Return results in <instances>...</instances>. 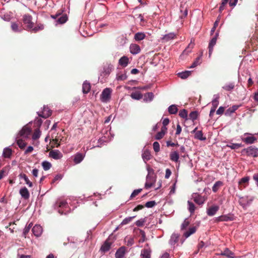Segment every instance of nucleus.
Returning a JSON list of instances; mask_svg holds the SVG:
<instances>
[{"instance_id":"35","label":"nucleus","mask_w":258,"mask_h":258,"mask_svg":"<svg viewBox=\"0 0 258 258\" xmlns=\"http://www.w3.org/2000/svg\"><path fill=\"white\" fill-rule=\"evenodd\" d=\"M154 95L152 92H148L144 95V100L146 102L151 101L154 98Z\"/></svg>"},{"instance_id":"29","label":"nucleus","mask_w":258,"mask_h":258,"mask_svg":"<svg viewBox=\"0 0 258 258\" xmlns=\"http://www.w3.org/2000/svg\"><path fill=\"white\" fill-rule=\"evenodd\" d=\"M175 34L173 33H170L166 34L162 38L163 42H168L170 40L174 39L175 37Z\"/></svg>"},{"instance_id":"33","label":"nucleus","mask_w":258,"mask_h":258,"mask_svg":"<svg viewBox=\"0 0 258 258\" xmlns=\"http://www.w3.org/2000/svg\"><path fill=\"white\" fill-rule=\"evenodd\" d=\"M256 138L253 136H249L242 139V141L246 144H252L256 141Z\"/></svg>"},{"instance_id":"11","label":"nucleus","mask_w":258,"mask_h":258,"mask_svg":"<svg viewBox=\"0 0 258 258\" xmlns=\"http://www.w3.org/2000/svg\"><path fill=\"white\" fill-rule=\"evenodd\" d=\"M216 254L217 255L224 256L228 258H233L234 257V253L228 248H225L224 250H221L220 252L217 253Z\"/></svg>"},{"instance_id":"62","label":"nucleus","mask_w":258,"mask_h":258,"mask_svg":"<svg viewBox=\"0 0 258 258\" xmlns=\"http://www.w3.org/2000/svg\"><path fill=\"white\" fill-rule=\"evenodd\" d=\"M12 29L15 32H19L18 25L16 23H12L11 25Z\"/></svg>"},{"instance_id":"6","label":"nucleus","mask_w":258,"mask_h":258,"mask_svg":"<svg viewBox=\"0 0 258 258\" xmlns=\"http://www.w3.org/2000/svg\"><path fill=\"white\" fill-rule=\"evenodd\" d=\"M252 201V199L248 198L247 197H243L239 198L238 202L244 209H246L250 205Z\"/></svg>"},{"instance_id":"56","label":"nucleus","mask_w":258,"mask_h":258,"mask_svg":"<svg viewBox=\"0 0 258 258\" xmlns=\"http://www.w3.org/2000/svg\"><path fill=\"white\" fill-rule=\"evenodd\" d=\"M156 205V203L155 201H151L147 202L145 205V207L147 208H153Z\"/></svg>"},{"instance_id":"50","label":"nucleus","mask_w":258,"mask_h":258,"mask_svg":"<svg viewBox=\"0 0 258 258\" xmlns=\"http://www.w3.org/2000/svg\"><path fill=\"white\" fill-rule=\"evenodd\" d=\"M219 96L217 95L216 96V97L212 100V108L216 109V108L217 107V106L219 104Z\"/></svg>"},{"instance_id":"63","label":"nucleus","mask_w":258,"mask_h":258,"mask_svg":"<svg viewBox=\"0 0 258 258\" xmlns=\"http://www.w3.org/2000/svg\"><path fill=\"white\" fill-rule=\"evenodd\" d=\"M117 41L119 42L121 45H122L126 43V39L123 36H121L117 38Z\"/></svg>"},{"instance_id":"13","label":"nucleus","mask_w":258,"mask_h":258,"mask_svg":"<svg viewBox=\"0 0 258 258\" xmlns=\"http://www.w3.org/2000/svg\"><path fill=\"white\" fill-rule=\"evenodd\" d=\"M49 156L55 160H58L62 157V154L58 150H52L49 152Z\"/></svg>"},{"instance_id":"17","label":"nucleus","mask_w":258,"mask_h":258,"mask_svg":"<svg viewBox=\"0 0 258 258\" xmlns=\"http://www.w3.org/2000/svg\"><path fill=\"white\" fill-rule=\"evenodd\" d=\"M249 180V177H244L241 179L239 181V188L242 190L248 185V181Z\"/></svg>"},{"instance_id":"47","label":"nucleus","mask_w":258,"mask_h":258,"mask_svg":"<svg viewBox=\"0 0 258 258\" xmlns=\"http://www.w3.org/2000/svg\"><path fill=\"white\" fill-rule=\"evenodd\" d=\"M42 166L44 170H49L51 167V164L48 161H43L42 163Z\"/></svg>"},{"instance_id":"45","label":"nucleus","mask_w":258,"mask_h":258,"mask_svg":"<svg viewBox=\"0 0 258 258\" xmlns=\"http://www.w3.org/2000/svg\"><path fill=\"white\" fill-rule=\"evenodd\" d=\"M227 146L230 148L231 149H237L242 147V145L241 144L230 143L227 145Z\"/></svg>"},{"instance_id":"1","label":"nucleus","mask_w":258,"mask_h":258,"mask_svg":"<svg viewBox=\"0 0 258 258\" xmlns=\"http://www.w3.org/2000/svg\"><path fill=\"white\" fill-rule=\"evenodd\" d=\"M62 11L60 10L57 11L56 14L51 15V17L53 19H56V22L59 24L66 23L68 20V17L66 14H62Z\"/></svg>"},{"instance_id":"24","label":"nucleus","mask_w":258,"mask_h":258,"mask_svg":"<svg viewBox=\"0 0 258 258\" xmlns=\"http://www.w3.org/2000/svg\"><path fill=\"white\" fill-rule=\"evenodd\" d=\"M111 245V243L107 239L101 246L100 250L104 252L108 251L110 248Z\"/></svg>"},{"instance_id":"32","label":"nucleus","mask_w":258,"mask_h":258,"mask_svg":"<svg viewBox=\"0 0 258 258\" xmlns=\"http://www.w3.org/2000/svg\"><path fill=\"white\" fill-rule=\"evenodd\" d=\"M127 79V76L125 72H119L116 74V79L117 81H124Z\"/></svg>"},{"instance_id":"55","label":"nucleus","mask_w":258,"mask_h":258,"mask_svg":"<svg viewBox=\"0 0 258 258\" xmlns=\"http://www.w3.org/2000/svg\"><path fill=\"white\" fill-rule=\"evenodd\" d=\"M234 88V85L233 83H230L229 84H226L223 87V88L226 91H230Z\"/></svg>"},{"instance_id":"8","label":"nucleus","mask_w":258,"mask_h":258,"mask_svg":"<svg viewBox=\"0 0 258 258\" xmlns=\"http://www.w3.org/2000/svg\"><path fill=\"white\" fill-rule=\"evenodd\" d=\"M156 181L155 177L154 176L148 175L146 177V182L145 187L146 189H149L152 187Z\"/></svg>"},{"instance_id":"3","label":"nucleus","mask_w":258,"mask_h":258,"mask_svg":"<svg viewBox=\"0 0 258 258\" xmlns=\"http://www.w3.org/2000/svg\"><path fill=\"white\" fill-rule=\"evenodd\" d=\"M112 90L110 88H106L104 89L100 96V99L103 102H108L111 98V94Z\"/></svg>"},{"instance_id":"46","label":"nucleus","mask_w":258,"mask_h":258,"mask_svg":"<svg viewBox=\"0 0 258 258\" xmlns=\"http://www.w3.org/2000/svg\"><path fill=\"white\" fill-rule=\"evenodd\" d=\"M17 143L21 149H24L27 145L26 143L22 139H18L17 141Z\"/></svg>"},{"instance_id":"54","label":"nucleus","mask_w":258,"mask_h":258,"mask_svg":"<svg viewBox=\"0 0 258 258\" xmlns=\"http://www.w3.org/2000/svg\"><path fill=\"white\" fill-rule=\"evenodd\" d=\"M44 28V26L42 24L38 25L37 26L35 27L34 28L33 27L32 29V31L33 32L36 33L38 32L39 30H42Z\"/></svg>"},{"instance_id":"7","label":"nucleus","mask_w":258,"mask_h":258,"mask_svg":"<svg viewBox=\"0 0 258 258\" xmlns=\"http://www.w3.org/2000/svg\"><path fill=\"white\" fill-rule=\"evenodd\" d=\"M113 70V66L110 63H107L103 67V70L101 72V76L107 77Z\"/></svg>"},{"instance_id":"19","label":"nucleus","mask_w":258,"mask_h":258,"mask_svg":"<svg viewBox=\"0 0 258 258\" xmlns=\"http://www.w3.org/2000/svg\"><path fill=\"white\" fill-rule=\"evenodd\" d=\"M130 50L133 54H138L141 51L140 46L137 44H132L130 45Z\"/></svg>"},{"instance_id":"20","label":"nucleus","mask_w":258,"mask_h":258,"mask_svg":"<svg viewBox=\"0 0 258 258\" xmlns=\"http://www.w3.org/2000/svg\"><path fill=\"white\" fill-rule=\"evenodd\" d=\"M19 193L21 197L25 200H27L30 197L29 192L26 187H24L20 189Z\"/></svg>"},{"instance_id":"58","label":"nucleus","mask_w":258,"mask_h":258,"mask_svg":"<svg viewBox=\"0 0 258 258\" xmlns=\"http://www.w3.org/2000/svg\"><path fill=\"white\" fill-rule=\"evenodd\" d=\"M180 117L183 118H186L187 116V111L185 109L181 110L179 113Z\"/></svg>"},{"instance_id":"48","label":"nucleus","mask_w":258,"mask_h":258,"mask_svg":"<svg viewBox=\"0 0 258 258\" xmlns=\"http://www.w3.org/2000/svg\"><path fill=\"white\" fill-rule=\"evenodd\" d=\"M201 56H198L196 60L192 63L191 66L190 67V68H194L197 67L198 64H200L201 63Z\"/></svg>"},{"instance_id":"25","label":"nucleus","mask_w":258,"mask_h":258,"mask_svg":"<svg viewBox=\"0 0 258 258\" xmlns=\"http://www.w3.org/2000/svg\"><path fill=\"white\" fill-rule=\"evenodd\" d=\"M197 230L196 226H192L190 227L189 229L183 233V236L185 238H188L191 235L194 234Z\"/></svg>"},{"instance_id":"41","label":"nucleus","mask_w":258,"mask_h":258,"mask_svg":"<svg viewBox=\"0 0 258 258\" xmlns=\"http://www.w3.org/2000/svg\"><path fill=\"white\" fill-rule=\"evenodd\" d=\"M187 204L188 206V211H189L191 215L193 214L196 208L195 205L192 202L189 201L187 202Z\"/></svg>"},{"instance_id":"5","label":"nucleus","mask_w":258,"mask_h":258,"mask_svg":"<svg viewBox=\"0 0 258 258\" xmlns=\"http://www.w3.org/2000/svg\"><path fill=\"white\" fill-rule=\"evenodd\" d=\"M243 151H245L247 155L253 157H258V149L254 146H250Z\"/></svg>"},{"instance_id":"64","label":"nucleus","mask_w":258,"mask_h":258,"mask_svg":"<svg viewBox=\"0 0 258 258\" xmlns=\"http://www.w3.org/2000/svg\"><path fill=\"white\" fill-rule=\"evenodd\" d=\"M164 136V133L163 132H158L155 136V139L156 140H160L162 139Z\"/></svg>"},{"instance_id":"27","label":"nucleus","mask_w":258,"mask_h":258,"mask_svg":"<svg viewBox=\"0 0 258 258\" xmlns=\"http://www.w3.org/2000/svg\"><path fill=\"white\" fill-rule=\"evenodd\" d=\"M170 159L175 162H177L179 160V155L177 151L171 152L169 155Z\"/></svg>"},{"instance_id":"18","label":"nucleus","mask_w":258,"mask_h":258,"mask_svg":"<svg viewBox=\"0 0 258 258\" xmlns=\"http://www.w3.org/2000/svg\"><path fill=\"white\" fill-rule=\"evenodd\" d=\"M180 235L178 233H174L171 236L170 239L169 240V243L171 245L174 246L176 243L178 242L179 241Z\"/></svg>"},{"instance_id":"10","label":"nucleus","mask_w":258,"mask_h":258,"mask_svg":"<svg viewBox=\"0 0 258 258\" xmlns=\"http://www.w3.org/2000/svg\"><path fill=\"white\" fill-rule=\"evenodd\" d=\"M218 33H216L215 36L211 40L209 44V56L210 57L213 51L214 46L215 45L217 39V37L218 36Z\"/></svg>"},{"instance_id":"43","label":"nucleus","mask_w":258,"mask_h":258,"mask_svg":"<svg viewBox=\"0 0 258 258\" xmlns=\"http://www.w3.org/2000/svg\"><path fill=\"white\" fill-rule=\"evenodd\" d=\"M55 207L57 208H66L67 203L64 201H58L55 203Z\"/></svg>"},{"instance_id":"51","label":"nucleus","mask_w":258,"mask_h":258,"mask_svg":"<svg viewBox=\"0 0 258 258\" xmlns=\"http://www.w3.org/2000/svg\"><path fill=\"white\" fill-rule=\"evenodd\" d=\"M198 116V112L197 111H192L189 113V118L193 121L196 119Z\"/></svg>"},{"instance_id":"22","label":"nucleus","mask_w":258,"mask_h":258,"mask_svg":"<svg viewBox=\"0 0 258 258\" xmlns=\"http://www.w3.org/2000/svg\"><path fill=\"white\" fill-rule=\"evenodd\" d=\"M142 157L145 162L151 159L152 155L148 149H145L142 153Z\"/></svg>"},{"instance_id":"49","label":"nucleus","mask_w":258,"mask_h":258,"mask_svg":"<svg viewBox=\"0 0 258 258\" xmlns=\"http://www.w3.org/2000/svg\"><path fill=\"white\" fill-rule=\"evenodd\" d=\"M83 159V156L81 154H77L74 158V162L76 163H80Z\"/></svg>"},{"instance_id":"31","label":"nucleus","mask_w":258,"mask_h":258,"mask_svg":"<svg viewBox=\"0 0 258 258\" xmlns=\"http://www.w3.org/2000/svg\"><path fill=\"white\" fill-rule=\"evenodd\" d=\"M239 105H233L226 110L225 112L226 115H230L234 112L239 108Z\"/></svg>"},{"instance_id":"9","label":"nucleus","mask_w":258,"mask_h":258,"mask_svg":"<svg viewBox=\"0 0 258 258\" xmlns=\"http://www.w3.org/2000/svg\"><path fill=\"white\" fill-rule=\"evenodd\" d=\"M52 114V111L48 108V106H44L43 110L41 112H38L39 116L44 118H46L49 117Z\"/></svg>"},{"instance_id":"52","label":"nucleus","mask_w":258,"mask_h":258,"mask_svg":"<svg viewBox=\"0 0 258 258\" xmlns=\"http://www.w3.org/2000/svg\"><path fill=\"white\" fill-rule=\"evenodd\" d=\"M229 0H222V3L220 5L219 8V12L222 13V12L224 10L225 6L227 4Z\"/></svg>"},{"instance_id":"34","label":"nucleus","mask_w":258,"mask_h":258,"mask_svg":"<svg viewBox=\"0 0 258 258\" xmlns=\"http://www.w3.org/2000/svg\"><path fill=\"white\" fill-rule=\"evenodd\" d=\"M223 185V183L221 181H216L212 187V190L214 192H216L220 187Z\"/></svg>"},{"instance_id":"21","label":"nucleus","mask_w":258,"mask_h":258,"mask_svg":"<svg viewBox=\"0 0 258 258\" xmlns=\"http://www.w3.org/2000/svg\"><path fill=\"white\" fill-rule=\"evenodd\" d=\"M151 250L149 248H144L141 251V256L142 258H150Z\"/></svg>"},{"instance_id":"59","label":"nucleus","mask_w":258,"mask_h":258,"mask_svg":"<svg viewBox=\"0 0 258 258\" xmlns=\"http://www.w3.org/2000/svg\"><path fill=\"white\" fill-rule=\"evenodd\" d=\"M153 146L154 150L156 153H158L160 151V145L158 142H154Z\"/></svg>"},{"instance_id":"16","label":"nucleus","mask_w":258,"mask_h":258,"mask_svg":"<svg viewBox=\"0 0 258 258\" xmlns=\"http://www.w3.org/2000/svg\"><path fill=\"white\" fill-rule=\"evenodd\" d=\"M34 235L36 237L40 236L42 233V228L38 225H35L32 229Z\"/></svg>"},{"instance_id":"40","label":"nucleus","mask_w":258,"mask_h":258,"mask_svg":"<svg viewBox=\"0 0 258 258\" xmlns=\"http://www.w3.org/2000/svg\"><path fill=\"white\" fill-rule=\"evenodd\" d=\"M191 74L190 71H185L181 73H179L178 74V76L181 79H186L188 76H189Z\"/></svg>"},{"instance_id":"14","label":"nucleus","mask_w":258,"mask_h":258,"mask_svg":"<svg viewBox=\"0 0 258 258\" xmlns=\"http://www.w3.org/2000/svg\"><path fill=\"white\" fill-rule=\"evenodd\" d=\"M126 252V247L121 246L119 248L115 254V258H125V254Z\"/></svg>"},{"instance_id":"53","label":"nucleus","mask_w":258,"mask_h":258,"mask_svg":"<svg viewBox=\"0 0 258 258\" xmlns=\"http://www.w3.org/2000/svg\"><path fill=\"white\" fill-rule=\"evenodd\" d=\"M32 225H33L32 223H31L25 227L24 231H23V234L24 235V236L25 237H26V235L29 233Z\"/></svg>"},{"instance_id":"28","label":"nucleus","mask_w":258,"mask_h":258,"mask_svg":"<svg viewBox=\"0 0 258 258\" xmlns=\"http://www.w3.org/2000/svg\"><path fill=\"white\" fill-rule=\"evenodd\" d=\"M233 219L229 216L227 215H222L218 217H217L215 221L217 222L220 221H232Z\"/></svg>"},{"instance_id":"23","label":"nucleus","mask_w":258,"mask_h":258,"mask_svg":"<svg viewBox=\"0 0 258 258\" xmlns=\"http://www.w3.org/2000/svg\"><path fill=\"white\" fill-rule=\"evenodd\" d=\"M129 63V58L126 56L121 57L118 61V63L121 67H126Z\"/></svg>"},{"instance_id":"36","label":"nucleus","mask_w":258,"mask_h":258,"mask_svg":"<svg viewBox=\"0 0 258 258\" xmlns=\"http://www.w3.org/2000/svg\"><path fill=\"white\" fill-rule=\"evenodd\" d=\"M146 37V35L142 32L137 33L134 36V38L136 41H140L143 40Z\"/></svg>"},{"instance_id":"15","label":"nucleus","mask_w":258,"mask_h":258,"mask_svg":"<svg viewBox=\"0 0 258 258\" xmlns=\"http://www.w3.org/2000/svg\"><path fill=\"white\" fill-rule=\"evenodd\" d=\"M219 207L217 205L212 206L207 209V214L209 216H213L219 210Z\"/></svg>"},{"instance_id":"26","label":"nucleus","mask_w":258,"mask_h":258,"mask_svg":"<svg viewBox=\"0 0 258 258\" xmlns=\"http://www.w3.org/2000/svg\"><path fill=\"white\" fill-rule=\"evenodd\" d=\"M12 155V150L9 147L5 148L4 149L3 156L5 158H11Z\"/></svg>"},{"instance_id":"38","label":"nucleus","mask_w":258,"mask_h":258,"mask_svg":"<svg viewBox=\"0 0 258 258\" xmlns=\"http://www.w3.org/2000/svg\"><path fill=\"white\" fill-rule=\"evenodd\" d=\"M133 99L140 100L142 98L143 95L140 92H133L131 95Z\"/></svg>"},{"instance_id":"4","label":"nucleus","mask_w":258,"mask_h":258,"mask_svg":"<svg viewBox=\"0 0 258 258\" xmlns=\"http://www.w3.org/2000/svg\"><path fill=\"white\" fill-rule=\"evenodd\" d=\"M194 202L199 206H202L207 199L206 196H202L198 193H194L192 195Z\"/></svg>"},{"instance_id":"60","label":"nucleus","mask_w":258,"mask_h":258,"mask_svg":"<svg viewBox=\"0 0 258 258\" xmlns=\"http://www.w3.org/2000/svg\"><path fill=\"white\" fill-rule=\"evenodd\" d=\"M189 225V222L187 219H185L181 225V230L185 229Z\"/></svg>"},{"instance_id":"39","label":"nucleus","mask_w":258,"mask_h":258,"mask_svg":"<svg viewBox=\"0 0 258 258\" xmlns=\"http://www.w3.org/2000/svg\"><path fill=\"white\" fill-rule=\"evenodd\" d=\"M20 178L24 179L26 183L28 184L29 187H31L33 186L32 182L29 180V179H28V177L26 174H20Z\"/></svg>"},{"instance_id":"57","label":"nucleus","mask_w":258,"mask_h":258,"mask_svg":"<svg viewBox=\"0 0 258 258\" xmlns=\"http://www.w3.org/2000/svg\"><path fill=\"white\" fill-rule=\"evenodd\" d=\"M142 190V188L134 190L133 191V192H132V194H131L130 198L133 199V198L136 197L137 195H138L141 192Z\"/></svg>"},{"instance_id":"44","label":"nucleus","mask_w":258,"mask_h":258,"mask_svg":"<svg viewBox=\"0 0 258 258\" xmlns=\"http://www.w3.org/2000/svg\"><path fill=\"white\" fill-rule=\"evenodd\" d=\"M203 134L202 131H198L195 134V138H196L198 140H201V141L206 140V138H204L203 137Z\"/></svg>"},{"instance_id":"30","label":"nucleus","mask_w":258,"mask_h":258,"mask_svg":"<svg viewBox=\"0 0 258 258\" xmlns=\"http://www.w3.org/2000/svg\"><path fill=\"white\" fill-rule=\"evenodd\" d=\"M91 89L90 84L87 81L85 82L82 86L83 92L84 94H87Z\"/></svg>"},{"instance_id":"37","label":"nucleus","mask_w":258,"mask_h":258,"mask_svg":"<svg viewBox=\"0 0 258 258\" xmlns=\"http://www.w3.org/2000/svg\"><path fill=\"white\" fill-rule=\"evenodd\" d=\"M168 112L171 114H176L178 111V108L176 105H171L168 108Z\"/></svg>"},{"instance_id":"12","label":"nucleus","mask_w":258,"mask_h":258,"mask_svg":"<svg viewBox=\"0 0 258 258\" xmlns=\"http://www.w3.org/2000/svg\"><path fill=\"white\" fill-rule=\"evenodd\" d=\"M31 133V128L27 125L24 126L19 132V136L28 138Z\"/></svg>"},{"instance_id":"2","label":"nucleus","mask_w":258,"mask_h":258,"mask_svg":"<svg viewBox=\"0 0 258 258\" xmlns=\"http://www.w3.org/2000/svg\"><path fill=\"white\" fill-rule=\"evenodd\" d=\"M22 21L25 25L27 29H31L34 26V23L32 22V17L29 14L23 16Z\"/></svg>"},{"instance_id":"42","label":"nucleus","mask_w":258,"mask_h":258,"mask_svg":"<svg viewBox=\"0 0 258 258\" xmlns=\"http://www.w3.org/2000/svg\"><path fill=\"white\" fill-rule=\"evenodd\" d=\"M41 135V132L39 128H36L34 132L32 135V139L33 140H36L39 138Z\"/></svg>"},{"instance_id":"61","label":"nucleus","mask_w":258,"mask_h":258,"mask_svg":"<svg viewBox=\"0 0 258 258\" xmlns=\"http://www.w3.org/2000/svg\"><path fill=\"white\" fill-rule=\"evenodd\" d=\"M140 235H141V238L140 240V242H143L146 240V234L145 232L142 230L140 231Z\"/></svg>"}]
</instances>
